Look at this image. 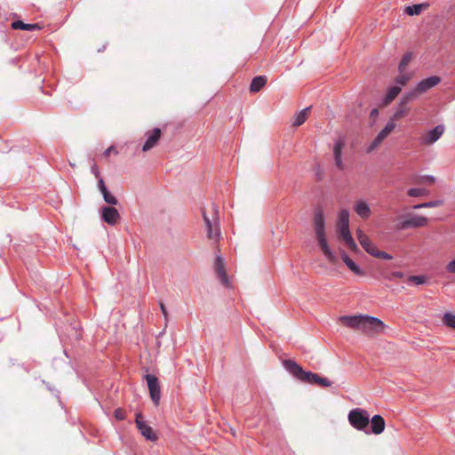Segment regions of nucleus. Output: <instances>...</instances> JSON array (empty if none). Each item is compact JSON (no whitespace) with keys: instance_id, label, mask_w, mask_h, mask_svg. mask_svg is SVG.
I'll use <instances>...</instances> for the list:
<instances>
[{"instance_id":"27","label":"nucleus","mask_w":455,"mask_h":455,"mask_svg":"<svg viewBox=\"0 0 455 455\" xmlns=\"http://www.w3.org/2000/svg\"><path fill=\"white\" fill-rule=\"evenodd\" d=\"M400 86H392L391 88H389L384 99V103L389 104L400 93Z\"/></svg>"},{"instance_id":"26","label":"nucleus","mask_w":455,"mask_h":455,"mask_svg":"<svg viewBox=\"0 0 455 455\" xmlns=\"http://www.w3.org/2000/svg\"><path fill=\"white\" fill-rule=\"evenodd\" d=\"M310 109V107H307L300 110L299 113L296 114L294 117V122L292 124L293 126L298 127L303 124L307 119V111Z\"/></svg>"},{"instance_id":"25","label":"nucleus","mask_w":455,"mask_h":455,"mask_svg":"<svg viewBox=\"0 0 455 455\" xmlns=\"http://www.w3.org/2000/svg\"><path fill=\"white\" fill-rule=\"evenodd\" d=\"M338 228L339 229L349 228V212L346 209L341 210L339 213Z\"/></svg>"},{"instance_id":"4","label":"nucleus","mask_w":455,"mask_h":455,"mask_svg":"<svg viewBox=\"0 0 455 455\" xmlns=\"http://www.w3.org/2000/svg\"><path fill=\"white\" fill-rule=\"evenodd\" d=\"M348 421L355 429L370 434V415L365 410L361 408L351 410L348 413Z\"/></svg>"},{"instance_id":"15","label":"nucleus","mask_w":455,"mask_h":455,"mask_svg":"<svg viewBox=\"0 0 455 455\" xmlns=\"http://www.w3.org/2000/svg\"><path fill=\"white\" fill-rule=\"evenodd\" d=\"M214 270L221 283L226 286L228 285V278L225 270L224 259L220 255H217L214 263Z\"/></svg>"},{"instance_id":"1","label":"nucleus","mask_w":455,"mask_h":455,"mask_svg":"<svg viewBox=\"0 0 455 455\" xmlns=\"http://www.w3.org/2000/svg\"><path fill=\"white\" fill-rule=\"evenodd\" d=\"M283 366L292 376L307 384H315L323 387H329L332 382L327 378L322 377L312 371H306L295 361L287 359L283 361Z\"/></svg>"},{"instance_id":"45","label":"nucleus","mask_w":455,"mask_h":455,"mask_svg":"<svg viewBox=\"0 0 455 455\" xmlns=\"http://www.w3.org/2000/svg\"><path fill=\"white\" fill-rule=\"evenodd\" d=\"M112 151H115V153L117 154V151L115 150L114 146H110L104 151V156H108Z\"/></svg>"},{"instance_id":"47","label":"nucleus","mask_w":455,"mask_h":455,"mask_svg":"<svg viewBox=\"0 0 455 455\" xmlns=\"http://www.w3.org/2000/svg\"><path fill=\"white\" fill-rule=\"evenodd\" d=\"M424 208L423 204H419L413 206V209H421Z\"/></svg>"},{"instance_id":"14","label":"nucleus","mask_w":455,"mask_h":455,"mask_svg":"<svg viewBox=\"0 0 455 455\" xmlns=\"http://www.w3.org/2000/svg\"><path fill=\"white\" fill-rule=\"evenodd\" d=\"M356 236L359 243L367 253L372 256V253L377 251V246L371 241V239L363 230L357 229Z\"/></svg>"},{"instance_id":"38","label":"nucleus","mask_w":455,"mask_h":455,"mask_svg":"<svg viewBox=\"0 0 455 455\" xmlns=\"http://www.w3.org/2000/svg\"><path fill=\"white\" fill-rule=\"evenodd\" d=\"M442 204H443L442 200H434V201L423 203V206H424V208H434V207L440 206Z\"/></svg>"},{"instance_id":"43","label":"nucleus","mask_w":455,"mask_h":455,"mask_svg":"<svg viewBox=\"0 0 455 455\" xmlns=\"http://www.w3.org/2000/svg\"><path fill=\"white\" fill-rule=\"evenodd\" d=\"M424 181L433 183L435 180V178L433 175H425L421 178Z\"/></svg>"},{"instance_id":"44","label":"nucleus","mask_w":455,"mask_h":455,"mask_svg":"<svg viewBox=\"0 0 455 455\" xmlns=\"http://www.w3.org/2000/svg\"><path fill=\"white\" fill-rule=\"evenodd\" d=\"M159 307H160L161 312L164 315V316L165 318H167L168 312H167V309H166L164 304L163 302H159Z\"/></svg>"},{"instance_id":"37","label":"nucleus","mask_w":455,"mask_h":455,"mask_svg":"<svg viewBox=\"0 0 455 455\" xmlns=\"http://www.w3.org/2000/svg\"><path fill=\"white\" fill-rule=\"evenodd\" d=\"M115 418L118 420H124L126 418V412L121 408H117L114 411Z\"/></svg>"},{"instance_id":"31","label":"nucleus","mask_w":455,"mask_h":455,"mask_svg":"<svg viewBox=\"0 0 455 455\" xmlns=\"http://www.w3.org/2000/svg\"><path fill=\"white\" fill-rule=\"evenodd\" d=\"M443 323L452 329H455V315L451 312H445L443 316Z\"/></svg>"},{"instance_id":"30","label":"nucleus","mask_w":455,"mask_h":455,"mask_svg":"<svg viewBox=\"0 0 455 455\" xmlns=\"http://www.w3.org/2000/svg\"><path fill=\"white\" fill-rule=\"evenodd\" d=\"M407 195L411 197H419L428 195V190L426 188H412L407 190Z\"/></svg>"},{"instance_id":"16","label":"nucleus","mask_w":455,"mask_h":455,"mask_svg":"<svg viewBox=\"0 0 455 455\" xmlns=\"http://www.w3.org/2000/svg\"><path fill=\"white\" fill-rule=\"evenodd\" d=\"M363 315H342L339 317V322L345 326L360 330Z\"/></svg>"},{"instance_id":"39","label":"nucleus","mask_w":455,"mask_h":455,"mask_svg":"<svg viewBox=\"0 0 455 455\" xmlns=\"http://www.w3.org/2000/svg\"><path fill=\"white\" fill-rule=\"evenodd\" d=\"M97 179H98V188L100 191V193L102 194L104 191H106L108 189V188L106 187L104 180L101 178V176Z\"/></svg>"},{"instance_id":"29","label":"nucleus","mask_w":455,"mask_h":455,"mask_svg":"<svg viewBox=\"0 0 455 455\" xmlns=\"http://www.w3.org/2000/svg\"><path fill=\"white\" fill-rule=\"evenodd\" d=\"M426 5L423 4L409 5L405 9V12L410 15H419Z\"/></svg>"},{"instance_id":"21","label":"nucleus","mask_w":455,"mask_h":455,"mask_svg":"<svg viewBox=\"0 0 455 455\" xmlns=\"http://www.w3.org/2000/svg\"><path fill=\"white\" fill-rule=\"evenodd\" d=\"M11 28L12 29H20L26 31L40 30L42 28L38 23H25L21 20H15L12 22Z\"/></svg>"},{"instance_id":"23","label":"nucleus","mask_w":455,"mask_h":455,"mask_svg":"<svg viewBox=\"0 0 455 455\" xmlns=\"http://www.w3.org/2000/svg\"><path fill=\"white\" fill-rule=\"evenodd\" d=\"M355 211L363 219H367L371 214V209L369 205L361 200L355 203Z\"/></svg>"},{"instance_id":"6","label":"nucleus","mask_w":455,"mask_h":455,"mask_svg":"<svg viewBox=\"0 0 455 455\" xmlns=\"http://www.w3.org/2000/svg\"><path fill=\"white\" fill-rule=\"evenodd\" d=\"M385 327V323L379 318L368 315H363L361 331L367 334L379 333Z\"/></svg>"},{"instance_id":"8","label":"nucleus","mask_w":455,"mask_h":455,"mask_svg":"<svg viewBox=\"0 0 455 455\" xmlns=\"http://www.w3.org/2000/svg\"><path fill=\"white\" fill-rule=\"evenodd\" d=\"M415 100L409 92H405L397 104L392 120H399L411 111L410 104Z\"/></svg>"},{"instance_id":"28","label":"nucleus","mask_w":455,"mask_h":455,"mask_svg":"<svg viewBox=\"0 0 455 455\" xmlns=\"http://www.w3.org/2000/svg\"><path fill=\"white\" fill-rule=\"evenodd\" d=\"M411 59H412V52H407L403 54V56L402 57V60H400L399 66H398V70L400 73L404 72L408 64L411 62Z\"/></svg>"},{"instance_id":"40","label":"nucleus","mask_w":455,"mask_h":455,"mask_svg":"<svg viewBox=\"0 0 455 455\" xmlns=\"http://www.w3.org/2000/svg\"><path fill=\"white\" fill-rule=\"evenodd\" d=\"M403 276H404V274L402 271H394L390 274V277L388 279L389 280L402 279V278H403Z\"/></svg>"},{"instance_id":"41","label":"nucleus","mask_w":455,"mask_h":455,"mask_svg":"<svg viewBox=\"0 0 455 455\" xmlns=\"http://www.w3.org/2000/svg\"><path fill=\"white\" fill-rule=\"evenodd\" d=\"M446 270L449 273H455V261H450L446 266Z\"/></svg>"},{"instance_id":"22","label":"nucleus","mask_w":455,"mask_h":455,"mask_svg":"<svg viewBox=\"0 0 455 455\" xmlns=\"http://www.w3.org/2000/svg\"><path fill=\"white\" fill-rule=\"evenodd\" d=\"M267 78L266 76H255L251 83L250 91L251 92H259L267 84Z\"/></svg>"},{"instance_id":"42","label":"nucleus","mask_w":455,"mask_h":455,"mask_svg":"<svg viewBox=\"0 0 455 455\" xmlns=\"http://www.w3.org/2000/svg\"><path fill=\"white\" fill-rule=\"evenodd\" d=\"M91 172L96 177V178H100V170L98 168V166L96 164H93L92 167H91Z\"/></svg>"},{"instance_id":"11","label":"nucleus","mask_w":455,"mask_h":455,"mask_svg":"<svg viewBox=\"0 0 455 455\" xmlns=\"http://www.w3.org/2000/svg\"><path fill=\"white\" fill-rule=\"evenodd\" d=\"M135 423L140 430V434L148 441L155 442L157 440V435L154 432L151 427H149L146 422L142 419V415L140 413L136 414Z\"/></svg>"},{"instance_id":"18","label":"nucleus","mask_w":455,"mask_h":455,"mask_svg":"<svg viewBox=\"0 0 455 455\" xmlns=\"http://www.w3.org/2000/svg\"><path fill=\"white\" fill-rule=\"evenodd\" d=\"M345 147L344 140L339 138L335 141L334 147H333V156L335 160V164L339 170H343V163L341 159L342 156V150Z\"/></svg>"},{"instance_id":"20","label":"nucleus","mask_w":455,"mask_h":455,"mask_svg":"<svg viewBox=\"0 0 455 455\" xmlns=\"http://www.w3.org/2000/svg\"><path fill=\"white\" fill-rule=\"evenodd\" d=\"M339 232L340 237L343 239L348 249L351 250L352 251H356L358 250V247L351 235L349 228H339Z\"/></svg>"},{"instance_id":"12","label":"nucleus","mask_w":455,"mask_h":455,"mask_svg":"<svg viewBox=\"0 0 455 455\" xmlns=\"http://www.w3.org/2000/svg\"><path fill=\"white\" fill-rule=\"evenodd\" d=\"M162 132L159 128H154L150 131H148L145 133L146 141L142 146V150L146 152L153 148L159 141Z\"/></svg>"},{"instance_id":"34","label":"nucleus","mask_w":455,"mask_h":455,"mask_svg":"<svg viewBox=\"0 0 455 455\" xmlns=\"http://www.w3.org/2000/svg\"><path fill=\"white\" fill-rule=\"evenodd\" d=\"M409 80L410 76L403 73H400V75L395 77V83L401 86L405 85Z\"/></svg>"},{"instance_id":"17","label":"nucleus","mask_w":455,"mask_h":455,"mask_svg":"<svg viewBox=\"0 0 455 455\" xmlns=\"http://www.w3.org/2000/svg\"><path fill=\"white\" fill-rule=\"evenodd\" d=\"M385 426H386V423H385V419H383V417L379 414L374 415L371 418V419L370 420V425H369L370 434H375V435L381 434L385 429Z\"/></svg>"},{"instance_id":"13","label":"nucleus","mask_w":455,"mask_h":455,"mask_svg":"<svg viewBox=\"0 0 455 455\" xmlns=\"http://www.w3.org/2000/svg\"><path fill=\"white\" fill-rule=\"evenodd\" d=\"M120 218L118 211L111 206H104L101 209V219L110 226L116 224Z\"/></svg>"},{"instance_id":"19","label":"nucleus","mask_w":455,"mask_h":455,"mask_svg":"<svg viewBox=\"0 0 455 455\" xmlns=\"http://www.w3.org/2000/svg\"><path fill=\"white\" fill-rule=\"evenodd\" d=\"M341 259L355 275L359 276L364 275V270L353 261L344 251H341Z\"/></svg>"},{"instance_id":"33","label":"nucleus","mask_w":455,"mask_h":455,"mask_svg":"<svg viewBox=\"0 0 455 455\" xmlns=\"http://www.w3.org/2000/svg\"><path fill=\"white\" fill-rule=\"evenodd\" d=\"M408 281L419 285L425 283L427 282V278L425 275H410L408 277Z\"/></svg>"},{"instance_id":"24","label":"nucleus","mask_w":455,"mask_h":455,"mask_svg":"<svg viewBox=\"0 0 455 455\" xmlns=\"http://www.w3.org/2000/svg\"><path fill=\"white\" fill-rule=\"evenodd\" d=\"M395 128V121L390 119L385 127L377 134V136L383 141Z\"/></svg>"},{"instance_id":"3","label":"nucleus","mask_w":455,"mask_h":455,"mask_svg":"<svg viewBox=\"0 0 455 455\" xmlns=\"http://www.w3.org/2000/svg\"><path fill=\"white\" fill-rule=\"evenodd\" d=\"M201 213L206 227L208 239L219 242L221 238V232L218 206L215 204H211L209 209L201 208Z\"/></svg>"},{"instance_id":"2","label":"nucleus","mask_w":455,"mask_h":455,"mask_svg":"<svg viewBox=\"0 0 455 455\" xmlns=\"http://www.w3.org/2000/svg\"><path fill=\"white\" fill-rule=\"evenodd\" d=\"M313 224L315 237L323 253L324 254L329 262L335 263L337 261V257L330 249L325 237V219L323 211L321 207H317L315 209Z\"/></svg>"},{"instance_id":"35","label":"nucleus","mask_w":455,"mask_h":455,"mask_svg":"<svg viewBox=\"0 0 455 455\" xmlns=\"http://www.w3.org/2000/svg\"><path fill=\"white\" fill-rule=\"evenodd\" d=\"M372 256L375 258H378V259H387V260L393 259V256L391 254H389L386 251H379V249L377 250V251L372 253Z\"/></svg>"},{"instance_id":"7","label":"nucleus","mask_w":455,"mask_h":455,"mask_svg":"<svg viewBox=\"0 0 455 455\" xmlns=\"http://www.w3.org/2000/svg\"><path fill=\"white\" fill-rule=\"evenodd\" d=\"M402 218L403 220H400L397 225V228L400 230L424 227L427 223V219L423 216L407 215L403 216Z\"/></svg>"},{"instance_id":"10","label":"nucleus","mask_w":455,"mask_h":455,"mask_svg":"<svg viewBox=\"0 0 455 455\" xmlns=\"http://www.w3.org/2000/svg\"><path fill=\"white\" fill-rule=\"evenodd\" d=\"M445 127L443 124H438L420 137V143L423 145H432L436 142L443 134Z\"/></svg>"},{"instance_id":"46","label":"nucleus","mask_w":455,"mask_h":455,"mask_svg":"<svg viewBox=\"0 0 455 455\" xmlns=\"http://www.w3.org/2000/svg\"><path fill=\"white\" fill-rule=\"evenodd\" d=\"M379 114V110L377 108H373L371 111V116H375Z\"/></svg>"},{"instance_id":"9","label":"nucleus","mask_w":455,"mask_h":455,"mask_svg":"<svg viewBox=\"0 0 455 455\" xmlns=\"http://www.w3.org/2000/svg\"><path fill=\"white\" fill-rule=\"evenodd\" d=\"M145 379L147 380L150 398L155 405H158L161 398V388L158 379L152 374H147Z\"/></svg>"},{"instance_id":"36","label":"nucleus","mask_w":455,"mask_h":455,"mask_svg":"<svg viewBox=\"0 0 455 455\" xmlns=\"http://www.w3.org/2000/svg\"><path fill=\"white\" fill-rule=\"evenodd\" d=\"M382 142V140L378 137L376 136L375 139L371 142V144L368 146L367 148V152L368 153H371L372 152L373 150H375L379 146V144Z\"/></svg>"},{"instance_id":"32","label":"nucleus","mask_w":455,"mask_h":455,"mask_svg":"<svg viewBox=\"0 0 455 455\" xmlns=\"http://www.w3.org/2000/svg\"><path fill=\"white\" fill-rule=\"evenodd\" d=\"M102 196H103L104 201L110 205H116L118 204V200L116 199V197L115 196H113L108 191V189H107L106 191H104L102 193Z\"/></svg>"},{"instance_id":"5","label":"nucleus","mask_w":455,"mask_h":455,"mask_svg":"<svg viewBox=\"0 0 455 455\" xmlns=\"http://www.w3.org/2000/svg\"><path fill=\"white\" fill-rule=\"evenodd\" d=\"M441 83V77L438 76H432L429 77H427L425 79H422L419 81L416 86L409 91L411 95L414 97L415 100H417L419 95L427 92V91L431 90L432 88L435 87Z\"/></svg>"}]
</instances>
